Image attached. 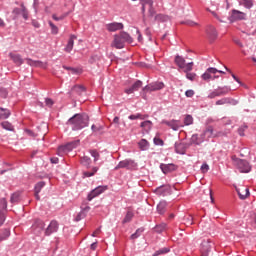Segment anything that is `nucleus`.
Returning a JSON list of instances; mask_svg holds the SVG:
<instances>
[{
	"label": "nucleus",
	"instance_id": "obj_1",
	"mask_svg": "<svg viewBox=\"0 0 256 256\" xmlns=\"http://www.w3.org/2000/svg\"><path fill=\"white\" fill-rule=\"evenodd\" d=\"M67 125H70L72 131H81V129L89 127V115L86 113L75 114L67 121Z\"/></svg>",
	"mask_w": 256,
	"mask_h": 256
},
{
	"label": "nucleus",
	"instance_id": "obj_2",
	"mask_svg": "<svg viewBox=\"0 0 256 256\" xmlns=\"http://www.w3.org/2000/svg\"><path fill=\"white\" fill-rule=\"evenodd\" d=\"M125 43H133V38L126 32H120L119 34L114 35L111 47H115V49H123Z\"/></svg>",
	"mask_w": 256,
	"mask_h": 256
},
{
	"label": "nucleus",
	"instance_id": "obj_3",
	"mask_svg": "<svg viewBox=\"0 0 256 256\" xmlns=\"http://www.w3.org/2000/svg\"><path fill=\"white\" fill-rule=\"evenodd\" d=\"M232 161L236 167H238L240 173H249L251 171V166H249V162L245 160H241L236 156H232Z\"/></svg>",
	"mask_w": 256,
	"mask_h": 256
},
{
	"label": "nucleus",
	"instance_id": "obj_4",
	"mask_svg": "<svg viewBox=\"0 0 256 256\" xmlns=\"http://www.w3.org/2000/svg\"><path fill=\"white\" fill-rule=\"evenodd\" d=\"M77 147H79V140L67 143L64 146H60L57 153L60 157H63L65 153H69V151H73V149H77Z\"/></svg>",
	"mask_w": 256,
	"mask_h": 256
},
{
	"label": "nucleus",
	"instance_id": "obj_5",
	"mask_svg": "<svg viewBox=\"0 0 256 256\" xmlns=\"http://www.w3.org/2000/svg\"><path fill=\"white\" fill-rule=\"evenodd\" d=\"M175 63L179 66L180 69H184L185 73H189V71H193V62L188 64L185 63V58L177 55L175 57Z\"/></svg>",
	"mask_w": 256,
	"mask_h": 256
},
{
	"label": "nucleus",
	"instance_id": "obj_6",
	"mask_svg": "<svg viewBox=\"0 0 256 256\" xmlns=\"http://www.w3.org/2000/svg\"><path fill=\"white\" fill-rule=\"evenodd\" d=\"M163 87H165V84H163V82H153L148 84L147 86H145L142 91L144 93V95H146V93H151L153 91H161V89H163Z\"/></svg>",
	"mask_w": 256,
	"mask_h": 256
},
{
	"label": "nucleus",
	"instance_id": "obj_7",
	"mask_svg": "<svg viewBox=\"0 0 256 256\" xmlns=\"http://www.w3.org/2000/svg\"><path fill=\"white\" fill-rule=\"evenodd\" d=\"M229 91H231V88L229 87H218L208 95V99H215V97H223V95H227Z\"/></svg>",
	"mask_w": 256,
	"mask_h": 256
},
{
	"label": "nucleus",
	"instance_id": "obj_8",
	"mask_svg": "<svg viewBox=\"0 0 256 256\" xmlns=\"http://www.w3.org/2000/svg\"><path fill=\"white\" fill-rule=\"evenodd\" d=\"M135 167H137V164L135 163V161L131 160V159H126V160H122L118 163V165L115 167V170L117 169H135Z\"/></svg>",
	"mask_w": 256,
	"mask_h": 256
},
{
	"label": "nucleus",
	"instance_id": "obj_9",
	"mask_svg": "<svg viewBox=\"0 0 256 256\" xmlns=\"http://www.w3.org/2000/svg\"><path fill=\"white\" fill-rule=\"evenodd\" d=\"M142 3V13H145V9H148L149 17L155 15V8H153V0H141Z\"/></svg>",
	"mask_w": 256,
	"mask_h": 256
},
{
	"label": "nucleus",
	"instance_id": "obj_10",
	"mask_svg": "<svg viewBox=\"0 0 256 256\" xmlns=\"http://www.w3.org/2000/svg\"><path fill=\"white\" fill-rule=\"evenodd\" d=\"M107 189H108L107 186L96 187L94 190H92L88 194V201H93V199H95V197H99V195H101L102 193H105V191H107Z\"/></svg>",
	"mask_w": 256,
	"mask_h": 256
},
{
	"label": "nucleus",
	"instance_id": "obj_11",
	"mask_svg": "<svg viewBox=\"0 0 256 256\" xmlns=\"http://www.w3.org/2000/svg\"><path fill=\"white\" fill-rule=\"evenodd\" d=\"M211 249H213V242L210 239L203 240L201 244V253L203 256H208L211 253Z\"/></svg>",
	"mask_w": 256,
	"mask_h": 256
},
{
	"label": "nucleus",
	"instance_id": "obj_12",
	"mask_svg": "<svg viewBox=\"0 0 256 256\" xmlns=\"http://www.w3.org/2000/svg\"><path fill=\"white\" fill-rule=\"evenodd\" d=\"M43 229H45V222L39 219L35 220L32 225L34 235H41V233H43Z\"/></svg>",
	"mask_w": 256,
	"mask_h": 256
},
{
	"label": "nucleus",
	"instance_id": "obj_13",
	"mask_svg": "<svg viewBox=\"0 0 256 256\" xmlns=\"http://www.w3.org/2000/svg\"><path fill=\"white\" fill-rule=\"evenodd\" d=\"M202 137L207 141L208 139H211V137H221V132L215 133V130H213L212 126H208L202 133Z\"/></svg>",
	"mask_w": 256,
	"mask_h": 256
},
{
	"label": "nucleus",
	"instance_id": "obj_14",
	"mask_svg": "<svg viewBox=\"0 0 256 256\" xmlns=\"http://www.w3.org/2000/svg\"><path fill=\"white\" fill-rule=\"evenodd\" d=\"M58 229H59V223H57V221L53 220L50 222V224L46 228L45 235L49 236V235H52V233H57Z\"/></svg>",
	"mask_w": 256,
	"mask_h": 256
},
{
	"label": "nucleus",
	"instance_id": "obj_15",
	"mask_svg": "<svg viewBox=\"0 0 256 256\" xmlns=\"http://www.w3.org/2000/svg\"><path fill=\"white\" fill-rule=\"evenodd\" d=\"M162 123L170 127V129H173V131H179L180 127H183V125H181V122L178 120H171V121L163 120Z\"/></svg>",
	"mask_w": 256,
	"mask_h": 256
},
{
	"label": "nucleus",
	"instance_id": "obj_16",
	"mask_svg": "<svg viewBox=\"0 0 256 256\" xmlns=\"http://www.w3.org/2000/svg\"><path fill=\"white\" fill-rule=\"evenodd\" d=\"M206 34L210 41H215V39L218 37L217 29H215V26L209 25L206 28Z\"/></svg>",
	"mask_w": 256,
	"mask_h": 256
},
{
	"label": "nucleus",
	"instance_id": "obj_17",
	"mask_svg": "<svg viewBox=\"0 0 256 256\" xmlns=\"http://www.w3.org/2000/svg\"><path fill=\"white\" fill-rule=\"evenodd\" d=\"M217 68L210 67L208 68L204 74H202L203 81H211L213 79V75L217 73Z\"/></svg>",
	"mask_w": 256,
	"mask_h": 256
},
{
	"label": "nucleus",
	"instance_id": "obj_18",
	"mask_svg": "<svg viewBox=\"0 0 256 256\" xmlns=\"http://www.w3.org/2000/svg\"><path fill=\"white\" fill-rule=\"evenodd\" d=\"M160 169L164 175H167L168 173L177 171V166L175 164H160Z\"/></svg>",
	"mask_w": 256,
	"mask_h": 256
},
{
	"label": "nucleus",
	"instance_id": "obj_19",
	"mask_svg": "<svg viewBox=\"0 0 256 256\" xmlns=\"http://www.w3.org/2000/svg\"><path fill=\"white\" fill-rule=\"evenodd\" d=\"M7 209V200L4 198L0 200V226L5 223V214L3 211Z\"/></svg>",
	"mask_w": 256,
	"mask_h": 256
},
{
	"label": "nucleus",
	"instance_id": "obj_20",
	"mask_svg": "<svg viewBox=\"0 0 256 256\" xmlns=\"http://www.w3.org/2000/svg\"><path fill=\"white\" fill-rule=\"evenodd\" d=\"M143 87V82L137 80L130 88L125 89V93L127 95H131V93H135V91H139Z\"/></svg>",
	"mask_w": 256,
	"mask_h": 256
},
{
	"label": "nucleus",
	"instance_id": "obj_21",
	"mask_svg": "<svg viewBox=\"0 0 256 256\" xmlns=\"http://www.w3.org/2000/svg\"><path fill=\"white\" fill-rule=\"evenodd\" d=\"M236 191L239 195V198L242 200L248 198L250 195L249 188H247V186H240L236 188Z\"/></svg>",
	"mask_w": 256,
	"mask_h": 256
},
{
	"label": "nucleus",
	"instance_id": "obj_22",
	"mask_svg": "<svg viewBox=\"0 0 256 256\" xmlns=\"http://www.w3.org/2000/svg\"><path fill=\"white\" fill-rule=\"evenodd\" d=\"M247 15L239 10H233L231 15V21H243Z\"/></svg>",
	"mask_w": 256,
	"mask_h": 256
},
{
	"label": "nucleus",
	"instance_id": "obj_23",
	"mask_svg": "<svg viewBox=\"0 0 256 256\" xmlns=\"http://www.w3.org/2000/svg\"><path fill=\"white\" fill-rule=\"evenodd\" d=\"M206 141V138H203V134L197 135L193 134L192 137L190 138V144L191 145H201V143H204Z\"/></svg>",
	"mask_w": 256,
	"mask_h": 256
},
{
	"label": "nucleus",
	"instance_id": "obj_24",
	"mask_svg": "<svg viewBox=\"0 0 256 256\" xmlns=\"http://www.w3.org/2000/svg\"><path fill=\"white\" fill-rule=\"evenodd\" d=\"M27 65H30L31 67H40L41 69H47V63L41 62V61H35L32 59H26Z\"/></svg>",
	"mask_w": 256,
	"mask_h": 256
},
{
	"label": "nucleus",
	"instance_id": "obj_25",
	"mask_svg": "<svg viewBox=\"0 0 256 256\" xmlns=\"http://www.w3.org/2000/svg\"><path fill=\"white\" fill-rule=\"evenodd\" d=\"M106 29L110 32L121 31V29H123V24L113 22V23L107 24Z\"/></svg>",
	"mask_w": 256,
	"mask_h": 256
},
{
	"label": "nucleus",
	"instance_id": "obj_26",
	"mask_svg": "<svg viewBox=\"0 0 256 256\" xmlns=\"http://www.w3.org/2000/svg\"><path fill=\"white\" fill-rule=\"evenodd\" d=\"M75 39H77V36L75 35L70 36L68 43L65 47L66 53H71V51H73V45H75Z\"/></svg>",
	"mask_w": 256,
	"mask_h": 256
},
{
	"label": "nucleus",
	"instance_id": "obj_27",
	"mask_svg": "<svg viewBox=\"0 0 256 256\" xmlns=\"http://www.w3.org/2000/svg\"><path fill=\"white\" fill-rule=\"evenodd\" d=\"M227 103L231 105H237V100H233L231 98H222L216 101V105H227Z\"/></svg>",
	"mask_w": 256,
	"mask_h": 256
},
{
	"label": "nucleus",
	"instance_id": "obj_28",
	"mask_svg": "<svg viewBox=\"0 0 256 256\" xmlns=\"http://www.w3.org/2000/svg\"><path fill=\"white\" fill-rule=\"evenodd\" d=\"M9 55H10V58L12 59V61H13L16 65H18V66L23 65V60L21 59V55H19V54H13V53H10Z\"/></svg>",
	"mask_w": 256,
	"mask_h": 256
},
{
	"label": "nucleus",
	"instance_id": "obj_29",
	"mask_svg": "<svg viewBox=\"0 0 256 256\" xmlns=\"http://www.w3.org/2000/svg\"><path fill=\"white\" fill-rule=\"evenodd\" d=\"M138 147L141 151H147L149 149V142L146 139H141L138 142Z\"/></svg>",
	"mask_w": 256,
	"mask_h": 256
},
{
	"label": "nucleus",
	"instance_id": "obj_30",
	"mask_svg": "<svg viewBox=\"0 0 256 256\" xmlns=\"http://www.w3.org/2000/svg\"><path fill=\"white\" fill-rule=\"evenodd\" d=\"M71 91L76 93L77 95H82V93H85V86L75 85L72 87Z\"/></svg>",
	"mask_w": 256,
	"mask_h": 256
},
{
	"label": "nucleus",
	"instance_id": "obj_31",
	"mask_svg": "<svg viewBox=\"0 0 256 256\" xmlns=\"http://www.w3.org/2000/svg\"><path fill=\"white\" fill-rule=\"evenodd\" d=\"M11 111L9 109L0 108V119H9Z\"/></svg>",
	"mask_w": 256,
	"mask_h": 256
},
{
	"label": "nucleus",
	"instance_id": "obj_32",
	"mask_svg": "<svg viewBox=\"0 0 256 256\" xmlns=\"http://www.w3.org/2000/svg\"><path fill=\"white\" fill-rule=\"evenodd\" d=\"M81 165H84V167H91V158L89 156H83L80 159Z\"/></svg>",
	"mask_w": 256,
	"mask_h": 256
},
{
	"label": "nucleus",
	"instance_id": "obj_33",
	"mask_svg": "<svg viewBox=\"0 0 256 256\" xmlns=\"http://www.w3.org/2000/svg\"><path fill=\"white\" fill-rule=\"evenodd\" d=\"M89 153H90L91 157H93L94 163H97V161H99V159H101V154H99V151L89 150Z\"/></svg>",
	"mask_w": 256,
	"mask_h": 256
},
{
	"label": "nucleus",
	"instance_id": "obj_34",
	"mask_svg": "<svg viewBox=\"0 0 256 256\" xmlns=\"http://www.w3.org/2000/svg\"><path fill=\"white\" fill-rule=\"evenodd\" d=\"M11 203H19L21 201V193L15 192L10 198Z\"/></svg>",
	"mask_w": 256,
	"mask_h": 256
},
{
	"label": "nucleus",
	"instance_id": "obj_35",
	"mask_svg": "<svg viewBox=\"0 0 256 256\" xmlns=\"http://www.w3.org/2000/svg\"><path fill=\"white\" fill-rule=\"evenodd\" d=\"M155 21H159L160 23H165V21H169V16L158 14L155 16Z\"/></svg>",
	"mask_w": 256,
	"mask_h": 256
},
{
	"label": "nucleus",
	"instance_id": "obj_36",
	"mask_svg": "<svg viewBox=\"0 0 256 256\" xmlns=\"http://www.w3.org/2000/svg\"><path fill=\"white\" fill-rule=\"evenodd\" d=\"M165 207H167L166 202H160L157 206V211L160 213V215H163L165 213Z\"/></svg>",
	"mask_w": 256,
	"mask_h": 256
},
{
	"label": "nucleus",
	"instance_id": "obj_37",
	"mask_svg": "<svg viewBox=\"0 0 256 256\" xmlns=\"http://www.w3.org/2000/svg\"><path fill=\"white\" fill-rule=\"evenodd\" d=\"M68 15H69V12L61 15L53 14L52 19H54V21H63V19H65V17H67Z\"/></svg>",
	"mask_w": 256,
	"mask_h": 256
},
{
	"label": "nucleus",
	"instance_id": "obj_38",
	"mask_svg": "<svg viewBox=\"0 0 256 256\" xmlns=\"http://www.w3.org/2000/svg\"><path fill=\"white\" fill-rule=\"evenodd\" d=\"M99 171V167H93L91 172H83V177H93Z\"/></svg>",
	"mask_w": 256,
	"mask_h": 256
},
{
	"label": "nucleus",
	"instance_id": "obj_39",
	"mask_svg": "<svg viewBox=\"0 0 256 256\" xmlns=\"http://www.w3.org/2000/svg\"><path fill=\"white\" fill-rule=\"evenodd\" d=\"M143 129H145L146 131H149L151 129V127H153V123L149 120L144 121L141 123L140 125Z\"/></svg>",
	"mask_w": 256,
	"mask_h": 256
},
{
	"label": "nucleus",
	"instance_id": "obj_40",
	"mask_svg": "<svg viewBox=\"0 0 256 256\" xmlns=\"http://www.w3.org/2000/svg\"><path fill=\"white\" fill-rule=\"evenodd\" d=\"M143 231H145V229L138 228L136 232L130 236V239L132 240L138 239V237H141V233H143Z\"/></svg>",
	"mask_w": 256,
	"mask_h": 256
},
{
	"label": "nucleus",
	"instance_id": "obj_41",
	"mask_svg": "<svg viewBox=\"0 0 256 256\" xmlns=\"http://www.w3.org/2000/svg\"><path fill=\"white\" fill-rule=\"evenodd\" d=\"M45 187V182L44 181H41V182H38L36 185H35V193H41V189H43Z\"/></svg>",
	"mask_w": 256,
	"mask_h": 256
},
{
	"label": "nucleus",
	"instance_id": "obj_42",
	"mask_svg": "<svg viewBox=\"0 0 256 256\" xmlns=\"http://www.w3.org/2000/svg\"><path fill=\"white\" fill-rule=\"evenodd\" d=\"M133 216H134L133 212L128 211V212L126 213V216H125V218L123 219L122 223H129V222H131V219H133Z\"/></svg>",
	"mask_w": 256,
	"mask_h": 256
},
{
	"label": "nucleus",
	"instance_id": "obj_43",
	"mask_svg": "<svg viewBox=\"0 0 256 256\" xmlns=\"http://www.w3.org/2000/svg\"><path fill=\"white\" fill-rule=\"evenodd\" d=\"M21 7H22L21 15H22L23 19L28 20L29 19V12L27 11V8L25 7L24 4H21Z\"/></svg>",
	"mask_w": 256,
	"mask_h": 256
},
{
	"label": "nucleus",
	"instance_id": "obj_44",
	"mask_svg": "<svg viewBox=\"0 0 256 256\" xmlns=\"http://www.w3.org/2000/svg\"><path fill=\"white\" fill-rule=\"evenodd\" d=\"M1 126L3 127V129H6V131H13V125H11V123L7 121L2 122Z\"/></svg>",
	"mask_w": 256,
	"mask_h": 256
},
{
	"label": "nucleus",
	"instance_id": "obj_45",
	"mask_svg": "<svg viewBox=\"0 0 256 256\" xmlns=\"http://www.w3.org/2000/svg\"><path fill=\"white\" fill-rule=\"evenodd\" d=\"M184 125H193V116L186 115L184 118Z\"/></svg>",
	"mask_w": 256,
	"mask_h": 256
},
{
	"label": "nucleus",
	"instance_id": "obj_46",
	"mask_svg": "<svg viewBox=\"0 0 256 256\" xmlns=\"http://www.w3.org/2000/svg\"><path fill=\"white\" fill-rule=\"evenodd\" d=\"M166 228H167V224L162 223V224L157 225L155 227V231H156V233H163V230L166 229Z\"/></svg>",
	"mask_w": 256,
	"mask_h": 256
},
{
	"label": "nucleus",
	"instance_id": "obj_47",
	"mask_svg": "<svg viewBox=\"0 0 256 256\" xmlns=\"http://www.w3.org/2000/svg\"><path fill=\"white\" fill-rule=\"evenodd\" d=\"M242 5L246 9H251V7H253V0H242Z\"/></svg>",
	"mask_w": 256,
	"mask_h": 256
},
{
	"label": "nucleus",
	"instance_id": "obj_48",
	"mask_svg": "<svg viewBox=\"0 0 256 256\" xmlns=\"http://www.w3.org/2000/svg\"><path fill=\"white\" fill-rule=\"evenodd\" d=\"M50 28H51V32L53 33V35H57V33H59V28L54 25L51 21H48Z\"/></svg>",
	"mask_w": 256,
	"mask_h": 256
},
{
	"label": "nucleus",
	"instance_id": "obj_49",
	"mask_svg": "<svg viewBox=\"0 0 256 256\" xmlns=\"http://www.w3.org/2000/svg\"><path fill=\"white\" fill-rule=\"evenodd\" d=\"M9 235H11V232L9 230H4L2 234H0V241H5V239H7V237H9Z\"/></svg>",
	"mask_w": 256,
	"mask_h": 256
},
{
	"label": "nucleus",
	"instance_id": "obj_50",
	"mask_svg": "<svg viewBox=\"0 0 256 256\" xmlns=\"http://www.w3.org/2000/svg\"><path fill=\"white\" fill-rule=\"evenodd\" d=\"M165 253H169L168 248H162V249L156 251L153 256L165 255Z\"/></svg>",
	"mask_w": 256,
	"mask_h": 256
},
{
	"label": "nucleus",
	"instance_id": "obj_51",
	"mask_svg": "<svg viewBox=\"0 0 256 256\" xmlns=\"http://www.w3.org/2000/svg\"><path fill=\"white\" fill-rule=\"evenodd\" d=\"M22 13V8H14L12 11V14L14 15V19H17L19 17V15H21Z\"/></svg>",
	"mask_w": 256,
	"mask_h": 256
},
{
	"label": "nucleus",
	"instance_id": "obj_52",
	"mask_svg": "<svg viewBox=\"0 0 256 256\" xmlns=\"http://www.w3.org/2000/svg\"><path fill=\"white\" fill-rule=\"evenodd\" d=\"M245 131H247V125H243L238 129V133L241 137H245Z\"/></svg>",
	"mask_w": 256,
	"mask_h": 256
},
{
	"label": "nucleus",
	"instance_id": "obj_53",
	"mask_svg": "<svg viewBox=\"0 0 256 256\" xmlns=\"http://www.w3.org/2000/svg\"><path fill=\"white\" fill-rule=\"evenodd\" d=\"M145 117H147V116H144V115H141V114H136V115H130L129 119H131L133 121L135 119H145Z\"/></svg>",
	"mask_w": 256,
	"mask_h": 256
},
{
	"label": "nucleus",
	"instance_id": "obj_54",
	"mask_svg": "<svg viewBox=\"0 0 256 256\" xmlns=\"http://www.w3.org/2000/svg\"><path fill=\"white\" fill-rule=\"evenodd\" d=\"M91 130L94 132V133H97V132H99V131H103V126H95V124H93L92 126H91Z\"/></svg>",
	"mask_w": 256,
	"mask_h": 256
},
{
	"label": "nucleus",
	"instance_id": "obj_55",
	"mask_svg": "<svg viewBox=\"0 0 256 256\" xmlns=\"http://www.w3.org/2000/svg\"><path fill=\"white\" fill-rule=\"evenodd\" d=\"M45 103H46L47 107H53V105L55 104V102H53V99H51V98H46Z\"/></svg>",
	"mask_w": 256,
	"mask_h": 256
},
{
	"label": "nucleus",
	"instance_id": "obj_56",
	"mask_svg": "<svg viewBox=\"0 0 256 256\" xmlns=\"http://www.w3.org/2000/svg\"><path fill=\"white\" fill-rule=\"evenodd\" d=\"M184 25H188V27H195L197 26L196 22H193V20H187L186 22H183Z\"/></svg>",
	"mask_w": 256,
	"mask_h": 256
},
{
	"label": "nucleus",
	"instance_id": "obj_57",
	"mask_svg": "<svg viewBox=\"0 0 256 256\" xmlns=\"http://www.w3.org/2000/svg\"><path fill=\"white\" fill-rule=\"evenodd\" d=\"M81 219H85V213L84 212H80L77 214L75 221H81Z\"/></svg>",
	"mask_w": 256,
	"mask_h": 256
},
{
	"label": "nucleus",
	"instance_id": "obj_58",
	"mask_svg": "<svg viewBox=\"0 0 256 256\" xmlns=\"http://www.w3.org/2000/svg\"><path fill=\"white\" fill-rule=\"evenodd\" d=\"M201 171H202V173H207V171H209V164L204 163V164L201 166Z\"/></svg>",
	"mask_w": 256,
	"mask_h": 256
},
{
	"label": "nucleus",
	"instance_id": "obj_59",
	"mask_svg": "<svg viewBox=\"0 0 256 256\" xmlns=\"http://www.w3.org/2000/svg\"><path fill=\"white\" fill-rule=\"evenodd\" d=\"M154 143H155L156 145H161V146H163V141L161 140V138L155 137V138H154Z\"/></svg>",
	"mask_w": 256,
	"mask_h": 256
},
{
	"label": "nucleus",
	"instance_id": "obj_60",
	"mask_svg": "<svg viewBox=\"0 0 256 256\" xmlns=\"http://www.w3.org/2000/svg\"><path fill=\"white\" fill-rule=\"evenodd\" d=\"M185 95H186V97H193V95H195V91H193V90H187V91L185 92Z\"/></svg>",
	"mask_w": 256,
	"mask_h": 256
},
{
	"label": "nucleus",
	"instance_id": "obj_61",
	"mask_svg": "<svg viewBox=\"0 0 256 256\" xmlns=\"http://www.w3.org/2000/svg\"><path fill=\"white\" fill-rule=\"evenodd\" d=\"M0 97H3V99H5L7 97V90L0 89Z\"/></svg>",
	"mask_w": 256,
	"mask_h": 256
},
{
	"label": "nucleus",
	"instance_id": "obj_62",
	"mask_svg": "<svg viewBox=\"0 0 256 256\" xmlns=\"http://www.w3.org/2000/svg\"><path fill=\"white\" fill-rule=\"evenodd\" d=\"M185 219H186V223H188V225H193V216H188Z\"/></svg>",
	"mask_w": 256,
	"mask_h": 256
},
{
	"label": "nucleus",
	"instance_id": "obj_63",
	"mask_svg": "<svg viewBox=\"0 0 256 256\" xmlns=\"http://www.w3.org/2000/svg\"><path fill=\"white\" fill-rule=\"evenodd\" d=\"M187 79H189L190 81H193L195 79V74L193 73H187L186 74Z\"/></svg>",
	"mask_w": 256,
	"mask_h": 256
},
{
	"label": "nucleus",
	"instance_id": "obj_64",
	"mask_svg": "<svg viewBox=\"0 0 256 256\" xmlns=\"http://www.w3.org/2000/svg\"><path fill=\"white\" fill-rule=\"evenodd\" d=\"M255 33H256V28H254L253 31H251V29L246 30L247 35H255Z\"/></svg>",
	"mask_w": 256,
	"mask_h": 256
}]
</instances>
